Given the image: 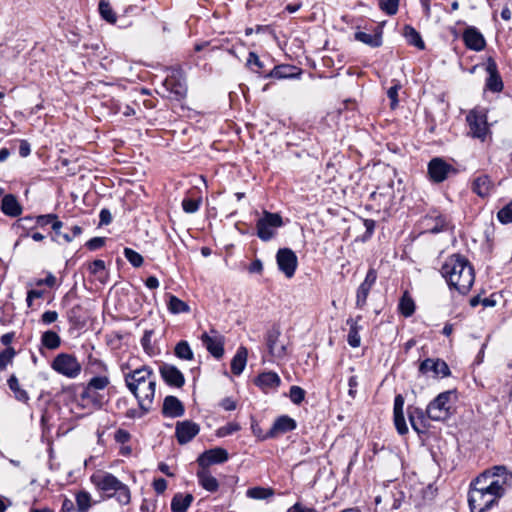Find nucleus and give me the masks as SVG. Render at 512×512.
Listing matches in <instances>:
<instances>
[{
  "instance_id": "44",
  "label": "nucleus",
  "mask_w": 512,
  "mask_h": 512,
  "mask_svg": "<svg viewBox=\"0 0 512 512\" xmlns=\"http://www.w3.org/2000/svg\"><path fill=\"white\" fill-rule=\"evenodd\" d=\"M175 355L182 360H193L194 354L187 341L178 342L174 349Z\"/></svg>"
},
{
  "instance_id": "29",
  "label": "nucleus",
  "mask_w": 512,
  "mask_h": 512,
  "mask_svg": "<svg viewBox=\"0 0 512 512\" xmlns=\"http://www.w3.org/2000/svg\"><path fill=\"white\" fill-rule=\"evenodd\" d=\"M109 383L110 380L107 376H96L91 378L83 392V397H91L93 398V401H95L92 393L96 390H104Z\"/></svg>"
},
{
  "instance_id": "13",
  "label": "nucleus",
  "mask_w": 512,
  "mask_h": 512,
  "mask_svg": "<svg viewBox=\"0 0 512 512\" xmlns=\"http://www.w3.org/2000/svg\"><path fill=\"white\" fill-rule=\"evenodd\" d=\"M466 120L469 125V133L482 141L485 140L487 133L489 132V128L487 126L486 116L481 115L475 112H470Z\"/></svg>"
},
{
  "instance_id": "4",
  "label": "nucleus",
  "mask_w": 512,
  "mask_h": 512,
  "mask_svg": "<svg viewBox=\"0 0 512 512\" xmlns=\"http://www.w3.org/2000/svg\"><path fill=\"white\" fill-rule=\"evenodd\" d=\"M499 497L473 481L468 492V503L471 512H488L498 504Z\"/></svg>"
},
{
  "instance_id": "49",
  "label": "nucleus",
  "mask_w": 512,
  "mask_h": 512,
  "mask_svg": "<svg viewBox=\"0 0 512 512\" xmlns=\"http://www.w3.org/2000/svg\"><path fill=\"white\" fill-rule=\"evenodd\" d=\"M113 495L116 496L117 501L122 505H127L131 499L130 490L124 483H121L119 489Z\"/></svg>"
},
{
  "instance_id": "38",
  "label": "nucleus",
  "mask_w": 512,
  "mask_h": 512,
  "mask_svg": "<svg viewBox=\"0 0 512 512\" xmlns=\"http://www.w3.org/2000/svg\"><path fill=\"white\" fill-rule=\"evenodd\" d=\"M246 65L251 69V71L259 74L263 78L264 74H268L264 63L259 59L255 52H249Z\"/></svg>"
},
{
  "instance_id": "43",
  "label": "nucleus",
  "mask_w": 512,
  "mask_h": 512,
  "mask_svg": "<svg viewBox=\"0 0 512 512\" xmlns=\"http://www.w3.org/2000/svg\"><path fill=\"white\" fill-rule=\"evenodd\" d=\"M98 10L101 17L109 23H115L117 20L116 14L114 13L108 0H100Z\"/></svg>"
},
{
  "instance_id": "57",
  "label": "nucleus",
  "mask_w": 512,
  "mask_h": 512,
  "mask_svg": "<svg viewBox=\"0 0 512 512\" xmlns=\"http://www.w3.org/2000/svg\"><path fill=\"white\" fill-rule=\"evenodd\" d=\"M57 218L56 214H46V215H39L35 218V224L40 227H44L46 225H49L54 222V220Z\"/></svg>"
},
{
  "instance_id": "58",
  "label": "nucleus",
  "mask_w": 512,
  "mask_h": 512,
  "mask_svg": "<svg viewBox=\"0 0 512 512\" xmlns=\"http://www.w3.org/2000/svg\"><path fill=\"white\" fill-rule=\"evenodd\" d=\"M239 429H240L239 424L229 423L226 426H223L218 430V435L221 437L231 435L234 432H237Z\"/></svg>"
},
{
  "instance_id": "16",
  "label": "nucleus",
  "mask_w": 512,
  "mask_h": 512,
  "mask_svg": "<svg viewBox=\"0 0 512 512\" xmlns=\"http://www.w3.org/2000/svg\"><path fill=\"white\" fill-rule=\"evenodd\" d=\"M228 452L220 447L203 452L197 459L201 468H208L213 464H221L228 460Z\"/></svg>"
},
{
  "instance_id": "40",
  "label": "nucleus",
  "mask_w": 512,
  "mask_h": 512,
  "mask_svg": "<svg viewBox=\"0 0 512 512\" xmlns=\"http://www.w3.org/2000/svg\"><path fill=\"white\" fill-rule=\"evenodd\" d=\"M433 221L434 224L427 228V231L432 234H437L450 229V222L444 215H437L434 219L428 218L426 221Z\"/></svg>"
},
{
  "instance_id": "10",
  "label": "nucleus",
  "mask_w": 512,
  "mask_h": 512,
  "mask_svg": "<svg viewBox=\"0 0 512 512\" xmlns=\"http://www.w3.org/2000/svg\"><path fill=\"white\" fill-rule=\"evenodd\" d=\"M276 261L280 271H282L287 278H291L297 268V256L289 248L279 249L276 254Z\"/></svg>"
},
{
  "instance_id": "24",
  "label": "nucleus",
  "mask_w": 512,
  "mask_h": 512,
  "mask_svg": "<svg viewBox=\"0 0 512 512\" xmlns=\"http://www.w3.org/2000/svg\"><path fill=\"white\" fill-rule=\"evenodd\" d=\"M162 413L167 417H181L185 413V408L177 397L169 395L164 399Z\"/></svg>"
},
{
  "instance_id": "1",
  "label": "nucleus",
  "mask_w": 512,
  "mask_h": 512,
  "mask_svg": "<svg viewBox=\"0 0 512 512\" xmlns=\"http://www.w3.org/2000/svg\"><path fill=\"white\" fill-rule=\"evenodd\" d=\"M124 381L129 391L137 399L140 410H143V413H148L156 389V380L152 368L144 365L124 373Z\"/></svg>"
},
{
  "instance_id": "5",
  "label": "nucleus",
  "mask_w": 512,
  "mask_h": 512,
  "mask_svg": "<svg viewBox=\"0 0 512 512\" xmlns=\"http://www.w3.org/2000/svg\"><path fill=\"white\" fill-rule=\"evenodd\" d=\"M281 226H283V219L280 214L264 210L256 222L257 236L267 242L275 237L276 229Z\"/></svg>"
},
{
  "instance_id": "52",
  "label": "nucleus",
  "mask_w": 512,
  "mask_h": 512,
  "mask_svg": "<svg viewBox=\"0 0 512 512\" xmlns=\"http://www.w3.org/2000/svg\"><path fill=\"white\" fill-rule=\"evenodd\" d=\"M497 218L502 224L512 223V200L498 211Z\"/></svg>"
},
{
  "instance_id": "20",
  "label": "nucleus",
  "mask_w": 512,
  "mask_h": 512,
  "mask_svg": "<svg viewBox=\"0 0 512 512\" xmlns=\"http://www.w3.org/2000/svg\"><path fill=\"white\" fill-rule=\"evenodd\" d=\"M407 414L412 428L418 433H423L427 427V421L430 420L427 416V409L423 410L419 407L408 406Z\"/></svg>"
},
{
  "instance_id": "61",
  "label": "nucleus",
  "mask_w": 512,
  "mask_h": 512,
  "mask_svg": "<svg viewBox=\"0 0 512 512\" xmlns=\"http://www.w3.org/2000/svg\"><path fill=\"white\" fill-rule=\"evenodd\" d=\"M392 497V509H399L401 507L402 501L404 500V493L400 490H396L395 492H392Z\"/></svg>"
},
{
  "instance_id": "60",
  "label": "nucleus",
  "mask_w": 512,
  "mask_h": 512,
  "mask_svg": "<svg viewBox=\"0 0 512 512\" xmlns=\"http://www.w3.org/2000/svg\"><path fill=\"white\" fill-rule=\"evenodd\" d=\"M58 319V313L56 311L48 310L45 311L41 316V321L43 324L49 325L54 323Z\"/></svg>"
},
{
  "instance_id": "59",
  "label": "nucleus",
  "mask_w": 512,
  "mask_h": 512,
  "mask_svg": "<svg viewBox=\"0 0 512 512\" xmlns=\"http://www.w3.org/2000/svg\"><path fill=\"white\" fill-rule=\"evenodd\" d=\"M104 244H105L104 237H94V238H91L90 240H88L85 245L89 250L94 251V250L101 248Z\"/></svg>"
},
{
  "instance_id": "46",
  "label": "nucleus",
  "mask_w": 512,
  "mask_h": 512,
  "mask_svg": "<svg viewBox=\"0 0 512 512\" xmlns=\"http://www.w3.org/2000/svg\"><path fill=\"white\" fill-rule=\"evenodd\" d=\"M15 355L16 351L13 347H7L0 352V372L4 371L12 363Z\"/></svg>"
},
{
  "instance_id": "30",
  "label": "nucleus",
  "mask_w": 512,
  "mask_h": 512,
  "mask_svg": "<svg viewBox=\"0 0 512 512\" xmlns=\"http://www.w3.org/2000/svg\"><path fill=\"white\" fill-rule=\"evenodd\" d=\"M255 383L262 389H270L278 387L281 383V379L277 373L269 371L261 373Z\"/></svg>"
},
{
  "instance_id": "6",
  "label": "nucleus",
  "mask_w": 512,
  "mask_h": 512,
  "mask_svg": "<svg viewBox=\"0 0 512 512\" xmlns=\"http://www.w3.org/2000/svg\"><path fill=\"white\" fill-rule=\"evenodd\" d=\"M453 391H445L434 398L427 406V416L433 421H444L451 414Z\"/></svg>"
},
{
  "instance_id": "64",
  "label": "nucleus",
  "mask_w": 512,
  "mask_h": 512,
  "mask_svg": "<svg viewBox=\"0 0 512 512\" xmlns=\"http://www.w3.org/2000/svg\"><path fill=\"white\" fill-rule=\"evenodd\" d=\"M287 512H318L314 508L303 506L300 503H295L293 506H291Z\"/></svg>"
},
{
  "instance_id": "2",
  "label": "nucleus",
  "mask_w": 512,
  "mask_h": 512,
  "mask_svg": "<svg viewBox=\"0 0 512 512\" xmlns=\"http://www.w3.org/2000/svg\"><path fill=\"white\" fill-rule=\"evenodd\" d=\"M441 275L446 279L450 288L456 289L460 294L470 291L474 280V268L467 258L460 254H453L446 259L441 267Z\"/></svg>"
},
{
  "instance_id": "39",
  "label": "nucleus",
  "mask_w": 512,
  "mask_h": 512,
  "mask_svg": "<svg viewBox=\"0 0 512 512\" xmlns=\"http://www.w3.org/2000/svg\"><path fill=\"white\" fill-rule=\"evenodd\" d=\"M7 384L18 401L24 403L28 402L29 395L24 389L20 387L18 379L15 375L10 376V378L7 381Z\"/></svg>"
},
{
  "instance_id": "12",
  "label": "nucleus",
  "mask_w": 512,
  "mask_h": 512,
  "mask_svg": "<svg viewBox=\"0 0 512 512\" xmlns=\"http://www.w3.org/2000/svg\"><path fill=\"white\" fill-rule=\"evenodd\" d=\"M200 431V426L191 421H178L175 426V436L179 444L189 443Z\"/></svg>"
},
{
  "instance_id": "21",
  "label": "nucleus",
  "mask_w": 512,
  "mask_h": 512,
  "mask_svg": "<svg viewBox=\"0 0 512 512\" xmlns=\"http://www.w3.org/2000/svg\"><path fill=\"white\" fill-rule=\"evenodd\" d=\"M463 41L467 48L474 51H481L486 46L482 33L475 27H468L463 32Z\"/></svg>"
},
{
  "instance_id": "14",
  "label": "nucleus",
  "mask_w": 512,
  "mask_h": 512,
  "mask_svg": "<svg viewBox=\"0 0 512 512\" xmlns=\"http://www.w3.org/2000/svg\"><path fill=\"white\" fill-rule=\"evenodd\" d=\"M162 379L169 386L181 388L185 384L183 373L174 365L162 363L159 366Z\"/></svg>"
},
{
  "instance_id": "62",
  "label": "nucleus",
  "mask_w": 512,
  "mask_h": 512,
  "mask_svg": "<svg viewBox=\"0 0 512 512\" xmlns=\"http://www.w3.org/2000/svg\"><path fill=\"white\" fill-rule=\"evenodd\" d=\"M89 269L90 272L95 275L105 269V262L103 260L96 259L90 264Z\"/></svg>"
},
{
  "instance_id": "41",
  "label": "nucleus",
  "mask_w": 512,
  "mask_h": 512,
  "mask_svg": "<svg viewBox=\"0 0 512 512\" xmlns=\"http://www.w3.org/2000/svg\"><path fill=\"white\" fill-rule=\"evenodd\" d=\"M76 505L77 512H88L90 507L92 506V498L90 493L87 491L81 490L76 493Z\"/></svg>"
},
{
  "instance_id": "33",
  "label": "nucleus",
  "mask_w": 512,
  "mask_h": 512,
  "mask_svg": "<svg viewBox=\"0 0 512 512\" xmlns=\"http://www.w3.org/2000/svg\"><path fill=\"white\" fill-rule=\"evenodd\" d=\"M193 499L192 494H175L171 501L172 512H186Z\"/></svg>"
},
{
  "instance_id": "45",
  "label": "nucleus",
  "mask_w": 512,
  "mask_h": 512,
  "mask_svg": "<svg viewBox=\"0 0 512 512\" xmlns=\"http://www.w3.org/2000/svg\"><path fill=\"white\" fill-rule=\"evenodd\" d=\"M273 494L274 491L272 489L264 487H253L248 489L246 492L247 497L257 500L267 499Z\"/></svg>"
},
{
  "instance_id": "34",
  "label": "nucleus",
  "mask_w": 512,
  "mask_h": 512,
  "mask_svg": "<svg viewBox=\"0 0 512 512\" xmlns=\"http://www.w3.org/2000/svg\"><path fill=\"white\" fill-rule=\"evenodd\" d=\"M355 39L373 48L380 47L382 45V31L377 29L374 34L358 31L355 33Z\"/></svg>"
},
{
  "instance_id": "26",
  "label": "nucleus",
  "mask_w": 512,
  "mask_h": 512,
  "mask_svg": "<svg viewBox=\"0 0 512 512\" xmlns=\"http://www.w3.org/2000/svg\"><path fill=\"white\" fill-rule=\"evenodd\" d=\"M0 208L9 217H18L22 213V206L13 194H7L2 198Z\"/></svg>"
},
{
  "instance_id": "63",
  "label": "nucleus",
  "mask_w": 512,
  "mask_h": 512,
  "mask_svg": "<svg viewBox=\"0 0 512 512\" xmlns=\"http://www.w3.org/2000/svg\"><path fill=\"white\" fill-rule=\"evenodd\" d=\"M153 488L158 494H162L167 488V481L164 478L155 479Z\"/></svg>"
},
{
  "instance_id": "51",
  "label": "nucleus",
  "mask_w": 512,
  "mask_h": 512,
  "mask_svg": "<svg viewBox=\"0 0 512 512\" xmlns=\"http://www.w3.org/2000/svg\"><path fill=\"white\" fill-rule=\"evenodd\" d=\"M124 256L134 267H140L143 264V257L131 248L124 249Z\"/></svg>"
},
{
  "instance_id": "27",
  "label": "nucleus",
  "mask_w": 512,
  "mask_h": 512,
  "mask_svg": "<svg viewBox=\"0 0 512 512\" xmlns=\"http://www.w3.org/2000/svg\"><path fill=\"white\" fill-rule=\"evenodd\" d=\"M199 484L209 492H216L219 488L218 480L212 476L207 468H201L197 472Z\"/></svg>"
},
{
  "instance_id": "48",
  "label": "nucleus",
  "mask_w": 512,
  "mask_h": 512,
  "mask_svg": "<svg viewBox=\"0 0 512 512\" xmlns=\"http://www.w3.org/2000/svg\"><path fill=\"white\" fill-rule=\"evenodd\" d=\"M305 395L306 392L303 388L296 385L290 387L289 398L292 403L300 405L303 402Z\"/></svg>"
},
{
  "instance_id": "17",
  "label": "nucleus",
  "mask_w": 512,
  "mask_h": 512,
  "mask_svg": "<svg viewBox=\"0 0 512 512\" xmlns=\"http://www.w3.org/2000/svg\"><path fill=\"white\" fill-rule=\"evenodd\" d=\"M419 371L422 374L433 373L434 377H447L450 375V369L445 361L440 359L427 358L421 362Z\"/></svg>"
},
{
  "instance_id": "25",
  "label": "nucleus",
  "mask_w": 512,
  "mask_h": 512,
  "mask_svg": "<svg viewBox=\"0 0 512 512\" xmlns=\"http://www.w3.org/2000/svg\"><path fill=\"white\" fill-rule=\"evenodd\" d=\"M494 189V183L488 175L482 174L476 177L472 183V191L479 197L485 198Z\"/></svg>"
},
{
  "instance_id": "19",
  "label": "nucleus",
  "mask_w": 512,
  "mask_h": 512,
  "mask_svg": "<svg viewBox=\"0 0 512 512\" xmlns=\"http://www.w3.org/2000/svg\"><path fill=\"white\" fill-rule=\"evenodd\" d=\"M295 428V420L287 415H283L275 420L267 434L262 436V439L276 438L281 434H285L287 432L294 430Z\"/></svg>"
},
{
  "instance_id": "32",
  "label": "nucleus",
  "mask_w": 512,
  "mask_h": 512,
  "mask_svg": "<svg viewBox=\"0 0 512 512\" xmlns=\"http://www.w3.org/2000/svg\"><path fill=\"white\" fill-rule=\"evenodd\" d=\"M248 351L245 347L241 346L238 348L236 354L231 361V371L235 375H240L247 363Z\"/></svg>"
},
{
  "instance_id": "22",
  "label": "nucleus",
  "mask_w": 512,
  "mask_h": 512,
  "mask_svg": "<svg viewBox=\"0 0 512 512\" xmlns=\"http://www.w3.org/2000/svg\"><path fill=\"white\" fill-rule=\"evenodd\" d=\"M301 74L302 70L300 68L289 64H281L268 71V74H264V78L293 79L299 78Z\"/></svg>"
},
{
  "instance_id": "11",
  "label": "nucleus",
  "mask_w": 512,
  "mask_h": 512,
  "mask_svg": "<svg viewBox=\"0 0 512 512\" xmlns=\"http://www.w3.org/2000/svg\"><path fill=\"white\" fill-rule=\"evenodd\" d=\"M200 339L212 356L216 359L222 358L224 355V337L222 335L216 330H211L210 334L203 332Z\"/></svg>"
},
{
  "instance_id": "42",
  "label": "nucleus",
  "mask_w": 512,
  "mask_h": 512,
  "mask_svg": "<svg viewBox=\"0 0 512 512\" xmlns=\"http://www.w3.org/2000/svg\"><path fill=\"white\" fill-rule=\"evenodd\" d=\"M167 305L169 311L173 314L185 313L190 310L189 306L184 301L174 295L169 296Z\"/></svg>"
},
{
  "instance_id": "23",
  "label": "nucleus",
  "mask_w": 512,
  "mask_h": 512,
  "mask_svg": "<svg viewBox=\"0 0 512 512\" xmlns=\"http://www.w3.org/2000/svg\"><path fill=\"white\" fill-rule=\"evenodd\" d=\"M404 397L401 394H398L394 398V425L396 427L397 432L400 435H404L408 432V427L406 425L405 417H404Z\"/></svg>"
},
{
  "instance_id": "31",
  "label": "nucleus",
  "mask_w": 512,
  "mask_h": 512,
  "mask_svg": "<svg viewBox=\"0 0 512 512\" xmlns=\"http://www.w3.org/2000/svg\"><path fill=\"white\" fill-rule=\"evenodd\" d=\"M361 320V316H357L354 318H348L346 323L350 326V330L347 336L348 344L353 347H359L361 343V338L359 335L360 326L358 325V321Z\"/></svg>"
},
{
  "instance_id": "53",
  "label": "nucleus",
  "mask_w": 512,
  "mask_h": 512,
  "mask_svg": "<svg viewBox=\"0 0 512 512\" xmlns=\"http://www.w3.org/2000/svg\"><path fill=\"white\" fill-rule=\"evenodd\" d=\"M486 86L493 92H500L503 89V82L499 73L490 75L487 79Z\"/></svg>"
},
{
  "instance_id": "3",
  "label": "nucleus",
  "mask_w": 512,
  "mask_h": 512,
  "mask_svg": "<svg viewBox=\"0 0 512 512\" xmlns=\"http://www.w3.org/2000/svg\"><path fill=\"white\" fill-rule=\"evenodd\" d=\"M512 474L505 466H494L481 473L474 481L485 490L493 492L499 498L503 497L506 487L511 484Z\"/></svg>"
},
{
  "instance_id": "7",
  "label": "nucleus",
  "mask_w": 512,
  "mask_h": 512,
  "mask_svg": "<svg viewBox=\"0 0 512 512\" xmlns=\"http://www.w3.org/2000/svg\"><path fill=\"white\" fill-rule=\"evenodd\" d=\"M281 330L278 325H273L266 331L265 344L267 347L269 358H263V361L274 362L282 360L287 355V347L285 344L279 342Z\"/></svg>"
},
{
  "instance_id": "47",
  "label": "nucleus",
  "mask_w": 512,
  "mask_h": 512,
  "mask_svg": "<svg viewBox=\"0 0 512 512\" xmlns=\"http://www.w3.org/2000/svg\"><path fill=\"white\" fill-rule=\"evenodd\" d=\"M16 226L20 229H22L25 233L22 234V237L29 236L28 231L37 227L35 224V218L32 216H25L17 220Z\"/></svg>"
},
{
  "instance_id": "37",
  "label": "nucleus",
  "mask_w": 512,
  "mask_h": 512,
  "mask_svg": "<svg viewBox=\"0 0 512 512\" xmlns=\"http://www.w3.org/2000/svg\"><path fill=\"white\" fill-rule=\"evenodd\" d=\"M41 343L45 348L55 350L61 345V338L56 332L48 330L42 334Z\"/></svg>"
},
{
  "instance_id": "9",
  "label": "nucleus",
  "mask_w": 512,
  "mask_h": 512,
  "mask_svg": "<svg viewBox=\"0 0 512 512\" xmlns=\"http://www.w3.org/2000/svg\"><path fill=\"white\" fill-rule=\"evenodd\" d=\"M455 168L442 158L436 157L428 163V175L432 182L441 183L447 179L450 173H455Z\"/></svg>"
},
{
  "instance_id": "28",
  "label": "nucleus",
  "mask_w": 512,
  "mask_h": 512,
  "mask_svg": "<svg viewBox=\"0 0 512 512\" xmlns=\"http://www.w3.org/2000/svg\"><path fill=\"white\" fill-rule=\"evenodd\" d=\"M164 86L167 91L174 95L175 99L180 100L186 96L187 87L185 83L175 77H168L164 81Z\"/></svg>"
},
{
  "instance_id": "56",
  "label": "nucleus",
  "mask_w": 512,
  "mask_h": 512,
  "mask_svg": "<svg viewBox=\"0 0 512 512\" xmlns=\"http://www.w3.org/2000/svg\"><path fill=\"white\" fill-rule=\"evenodd\" d=\"M401 88V85L399 83L394 84L391 86L387 91V96L391 100V108H395L398 104V91Z\"/></svg>"
},
{
  "instance_id": "54",
  "label": "nucleus",
  "mask_w": 512,
  "mask_h": 512,
  "mask_svg": "<svg viewBox=\"0 0 512 512\" xmlns=\"http://www.w3.org/2000/svg\"><path fill=\"white\" fill-rule=\"evenodd\" d=\"M152 335H153V330H146L144 332V335L141 338V345H142L144 351L148 355H153L154 354V349H153V346L151 344Z\"/></svg>"
},
{
  "instance_id": "36",
  "label": "nucleus",
  "mask_w": 512,
  "mask_h": 512,
  "mask_svg": "<svg viewBox=\"0 0 512 512\" xmlns=\"http://www.w3.org/2000/svg\"><path fill=\"white\" fill-rule=\"evenodd\" d=\"M398 310L404 317H410L415 312V303L408 292H404L398 304Z\"/></svg>"
},
{
  "instance_id": "35",
  "label": "nucleus",
  "mask_w": 512,
  "mask_h": 512,
  "mask_svg": "<svg viewBox=\"0 0 512 512\" xmlns=\"http://www.w3.org/2000/svg\"><path fill=\"white\" fill-rule=\"evenodd\" d=\"M403 35L410 45L415 46L420 50L425 49V43L420 33L414 27L405 25Z\"/></svg>"
},
{
  "instance_id": "50",
  "label": "nucleus",
  "mask_w": 512,
  "mask_h": 512,
  "mask_svg": "<svg viewBox=\"0 0 512 512\" xmlns=\"http://www.w3.org/2000/svg\"><path fill=\"white\" fill-rule=\"evenodd\" d=\"M398 6L399 0H379V8L388 15H395Z\"/></svg>"
},
{
  "instance_id": "15",
  "label": "nucleus",
  "mask_w": 512,
  "mask_h": 512,
  "mask_svg": "<svg viewBox=\"0 0 512 512\" xmlns=\"http://www.w3.org/2000/svg\"><path fill=\"white\" fill-rule=\"evenodd\" d=\"M376 280L377 272L374 268H370L364 281L360 284L356 292V306L358 308H363L366 305L367 297Z\"/></svg>"
},
{
  "instance_id": "18",
  "label": "nucleus",
  "mask_w": 512,
  "mask_h": 512,
  "mask_svg": "<svg viewBox=\"0 0 512 512\" xmlns=\"http://www.w3.org/2000/svg\"><path fill=\"white\" fill-rule=\"evenodd\" d=\"M93 484L100 490L109 493L111 497L121 485V481L118 480L113 474L105 473L103 475H93L91 477Z\"/></svg>"
},
{
  "instance_id": "8",
  "label": "nucleus",
  "mask_w": 512,
  "mask_h": 512,
  "mask_svg": "<svg viewBox=\"0 0 512 512\" xmlns=\"http://www.w3.org/2000/svg\"><path fill=\"white\" fill-rule=\"evenodd\" d=\"M51 367L57 373L71 379L76 378L81 372V364L74 355L68 353L58 354Z\"/></svg>"
},
{
  "instance_id": "55",
  "label": "nucleus",
  "mask_w": 512,
  "mask_h": 512,
  "mask_svg": "<svg viewBox=\"0 0 512 512\" xmlns=\"http://www.w3.org/2000/svg\"><path fill=\"white\" fill-rule=\"evenodd\" d=\"M201 199L186 198L182 201L183 210L186 213H195L200 206Z\"/></svg>"
}]
</instances>
